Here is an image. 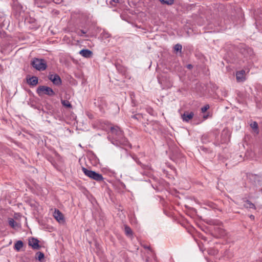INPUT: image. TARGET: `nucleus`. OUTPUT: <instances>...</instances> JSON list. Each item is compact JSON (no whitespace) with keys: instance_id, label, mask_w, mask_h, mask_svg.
<instances>
[{"instance_id":"f257e3e1","label":"nucleus","mask_w":262,"mask_h":262,"mask_svg":"<svg viewBox=\"0 0 262 262\" xmlns=\"http://www.w3.org/2000/svg\"><path fill=\"white\" fill-rule=\"evenodd\" d=\"M108 139L111 143L117 146H130L123 133L118 126L111 127Z\"/></svg>"},{"instance_id":"f03ea898","label":"nucleus","mask_w":262,"mask_h":262,"mask_svg":"<svg viewBox=\"0 0 262 262\" xmlns=\"http://www.w3.org/2000/svg\"><path fill=\"white\" fill-rule=\"evenodd\" d=\"M82 170L84 174L90 179L95 180L98 182L103 181L104 178L101 174L91 170H89L83 167H82Z\"/></svg>"},{"instance_id":"7ed1b4c3","label":"nucleus","mask_w":262,"mask_h":262,"mask_svg":"<svg viewBox=\"0 0 262 262\" xmlns=\"http://www.w3.org/2000/svg\"><path fill=\"white\" fill-rule=\"evenodd\" d=\"M32 67L38 71H44L46 69L47 62L43 59L34 58L31 61Z\"/></svg>"},{"instance_id":"20e7f679","label":"nucleus","mask_w":262,"mask_h":262,"mask_svg":"<svg viewBox=\"0 0 262 262\" xmlns=\"http://www.w3.org/2000/svg\"><path fill=\"white\" fill-rule=\"evenodd\" d=\"M37 93L39 96H42V95H47L49 96H53L55 95V92L50 87L40 85L38 87L37 89Z\"/></svg>"},{"instance_id":"39448f33","label":"nucleus","mask_w":262,"mask_h":262,"mask_svg":"<svg viewBox=\"0 0 262 262\" xmlns=\"http://www.w3.org/2000/svg\"><path fill=\"white\" fill-rule=\"evenodd\" d=\"M12 9L16 17L20 16L23 10V6L18 3L17 0H13Z\"/></svg>"},{"instance_id":"423d86ee","label":"nucleus","mask_w":262,"mask_h":262,"mask_svg":"<svg viewBox=\"0 0 262 262\" xmlns=\"http://www.w3.org/2000/svg\"><path fill=\"white\" fill-rule=\"evenodd\" d=\"M48 78L56 85H59L61 84V79L58 74H49Z\"/></svg>"},{"instance_id":"0eeeda50","label":"nucleus","mask_w":262,"mask_h":262,"mask_svg":"<svg viewBox=\"0 0 262 262\" xmlns=\"http://www.w3.org/2000/svg\"><path fill=\"white\" fill-rule=\"evenodd\" d=\"M39 240L36 238L32 237L29 241V245L33 249L38 250L40 248V246L39 245Z\"/></svg>"},{"instance_id":"6e6552de","label":"nucleus","mask_w":262,"mask_h":262,"mask_svg":"<svg viewBox=\"0 0 262 262\" xmlns=\"http://www.w3.org/2000/svg\"><path fill=\"white\" fill-rule=\"evenodd\" d=\"M53 216L54 218L60 223H63L64 222V217L63 214L59 210H55Z\"/></svg>"},{"instance_id":"1a4fd4ad","label":"nucleus","mask_w":262,"mask_h":262,"mask_svg":"<svg viewBox=\"0 0 262 262\" xmlns=\"http://www.w3.org/2000/svg\"><path fill=\"white\" fill-rule=\"evenodd\" d=\"M79 54L87 58H91L93 54V52L89 49H82L80 51Z\"/></svg>"},{"instance_id":"9d476101","label":"nucleus","mask_w":262,"mask_h":262,"mask_svg":"<svg viewBox=\"0 0 262 262\" xmlns=\"http://www.w3.org/2000/svg\"><path fill=\"white\" fill-rule=\"evenodd\" d=\"M194 116V113L193 112L188 113L185 112L182 115V118L184 121L188 122L190 119H191Z\"/></svg>"},{"instance_id":"9b49d317","label":"nucleus","mask_w":262,"mask_h":262,"mask_svg":"<svg viewBox=\"0 0 262 262\" xmlns=\"http://www.w3.org/2000/svg\"><path fill=\"white\" fill-rule=\"evenodd\" d=\"M38 79L36 76H32L29 79H27V83L32 86H35L38 84Z\"/></svg>"},{"instance_id":"f8f14e48","label":"nucleus","mask_w":262,"mask_h":262,"mask_svg":"<svg viewBox=\"0 0 262 262\" xmlns=\"http://www.w3.org/2000/svg\"><path fill=\"white\" fill-rule=\"evenodd\" d=\"M244 70H241L236 72V78L238 82L243 81L245 80L244 74L245 73Z\"/></svg>"},{"instance_id":"ddd939ff","label":"nucleus","mask_w":262,"mask_h":262,"mask_svg":"<svg viewBox=\"0 0 262 262\" xmlns=\"http://www.w3.org/2000/svg\"><path fill=\"white\" fill-rule=\"evenodd\" d=\"M250 126L252 128L253 132L258 134L259 133L258 126V124L256 121H253L251 123H250Z\"/></svg>"},{"instance_id":"4468645a","label":"nucleus","mask_w":262,"mask_h":262,"mask_svg":"<svg viewBox=\"0 0 262 262\" xmlns=\"http://www.w3.org/2000/svg\"><path fill=\"white\" fill-rule=\"evenodd\" d=\"M24 243L21 241H18L14 245V249L17 251H19L20 249L23 247Z\"/></svg>"},{"instance_id":"2eb2a0df","label":"nucleus","mask_w":262,"mask_h":262,"mask_svg":"<svg viewBox=\"0 0 262 262\" xmlns=\"http://www.w3.org/2000/svg\"><path fill=\"white\" fill-rule=\"evenodd\" d=\"M9 225L12 228L15 229L17 227H19V225L13 219L10 218L9 219Z\"/></svg>"},{"instance_id":"dca6fc26","label":"nucleus","mask_w":262,"mask_h":262,"mask_svg":"<svg viewBox=\"0 0 262 262\" xmlns=\"http://www.w3.org/2000/svg\"><path fill=\"white\" fill-rule=\"evenodd\" d=\"M45 258V255L43 253L41 252H37L36 253L35 259L38 260L40 262H42L43 259Z\"/></svg>"},{"instance_id":"f3484780","label":"nucleus","mask_w":262,"mask_h":262,"mask_svg":"<svg viewBox=\"0 0 262 262\" xmlns=\"http://www.w3.org/2000/svg\"><path fill=\"white\" fill-rule=\"evenodd\" d=\"M246 203L244 205V207L247 208H254L255 209V206L253 203L251 201L247 200L246 201Z\"/></svg>"},{"instance_id":"a211bd4d","label":"nucleus","mask_w":262,"mask_h":262,"mask_svg":"<svg viewBox=\"0 0 262 262\" xmlns=\"http://www.w3.org/2000/svg\"><path fill=\"white\" fill-rule=\"evenodd\" d=\"M61 103L62 105L63 106H64L65 107L69 108H71L72 107V105H71V104L68 100L61 99Z\"/></svg>"},{"instance_id":"6ab92c4d","label":"nucleus","mask_w":262,"mask_h":262,"mask_svg":"<svg viewBox=\"0 0 262 262\" xmlns=\"http://www.w3.org/2000/svg\"><path fill=\"white\" fill-rule=\"evenodd\" d=\"M133 159H134V160L136 162V163L140 165L141 166V167L143 168V169H147L149 168V167L147 165H145L144 164H143L137 158H134L133 157Z\"/></svg>"},{"instance_id":"aec40b11","label":"nucleus","mask_w":262,"mask_h":262,"mask_svg":"<svg viewBox=\"0 0 262 262\" xmlns=\"http://www.w3.org/2000/svg\"><path fill=\"white\" fill-rule=\"evenodd\" d=\"M125 232L126 235L127 236H132L133 235V232L131 228L127 226H125Z\"/></svg>"},{"instance_id":"412c9836","label":"nucleus","mask_w":262,"mask_h":262,"mask_svg":"<svg viewBox=\"0 0 262 262\" xmlns=\"http://www.w3.org/2000/svg\"><path fill=\"white\" fill-rule=\"evenodd\" d=\"M182 49V45L180 44L177 43L174 46V50L177 52H181Z\"/></svg>"},{"instance_id":"4be33fe9","label":"nucleus","mask_w":262,"mask_h":262,"mask_svg":"<svg viewBox=\"0 0 262 262\" xmlns=\"http://www.w3.org/2000/svg\"><path fill=\"white\" fill-rule=\"evenodd\" d=\"M163 4L170 5L173 3V0H160Z\"/></svg>"},{"instance_id":"5701e85b","label":"nucleus","mask_w":262,"mask_h":262,"mask_svg":"<svg viewBox=\"0 0 262 262\" xmlns=\"http://www.w3.org/2000/svg\"><path fill=\"white\" fill-rule=\"evenodd\" d=\"M209 108V105H206L201 108V111L202 113H205L207 110H208Z\"/></svg>"},{"instance_id":"b1692460","label":"nucleus","mask_w":262,"mask_h":262,"mask_svg":"<svg viewBox=\"0 0 262 262\" xmlns=\"http://www.w3.org/2000/svg\"><path fill=\"white\" fill-rule=\"evenodd\" d=\"M86 33V32L83 30H79V31L77 32V34L80 36H82L83 34H85Z\"/></svg>"},{"instance_id":"393cba45","label":"nucleus","mask_w":262,"mask_h":262,"mask_svg":"<svg viewBox=\"0 0 262 262\" xmlns=\"http://www.w3.org/2000/svg\"><path fill=\"white\" fill-rule=\"evenodd\" d=\"M200 149L201 150L206 152H208V149L207 148H206L204 146H201L200 147Z\"/></svg>"},{"instance_id":"a878e982","label":"nucleus","mask_w":262,"mask_h":262,"mask_svg":"<svg viewBox=\"0 0 262 262\" xmlns=\"http://www.w3.org/2000/svg\"><path fill=\"white\" fill-rule=\"evenodd\" d=\"M187 68L189 69V70H191L193 68V66L191 64H188V65H187Z\"/></svg>"},{"instance_id":"bb28decb","label":"nucleus","mask_w":262,"mask_h":262,"mask_svg":"<svg viewBox=\"0 0 262 262\" xmlns=\"http://www.w3.org/2000/svg\"><path fill=\"white\" fill-rule=\"evenodd\" d=\"M250 218L251 220H254L255 217H254V216L253 215H251L250 216Z\"/></svg>"},{"instance_id":"cd10ccee","label":"nucleus","mask_w":262,"mask_h":262,"mask_svg":"<svg viewBox=\"0 0 262 262\" xmlns=\"http://www.w3.org/2000/svg\"><path fill=\"white\" fill-rule=\"evenodd\" d=\"M132 117H133V118H134V119H137L136 115H133V116H132Z\"/></svg>"},{"instance_id":"c85d7f7f","label":"nucleus","mask_w":262,"mask_h":262,"mask_svg":"<svg viewBox=\"0 0 262 262\" xmlns=\"http://www.w3.org/2000/svg\"><path fill=\"white\" fill-rule=\"evenodd\" d=\"M114 2L118 3L119 2V0H112Z\"/></svg>"},{"instance_id":"c756f323","label":"nucleus","mask_w":262,"mask_h":262,"mask_svg":"<svg viewBox=\"0 0 262 262\" xmlns=\"http://www.w3.org/2000/svg\"><path fill=\"white\" fill-rule=\"evenodd\" d=\"M100 100V101H102L103 100V98H99L98 100Z\"/></svg>"},{"instance_id":"7c9ffc66","label":"nucleus","mask_w":262,"mask_h":262,"mask_svg":"<svg viewBox=\"0 0 262 262\" xmlns=\"http://www.w3.org/2000/svg\"><path fill=\"white\" fill-rule=\"evenodd\" d=\"M117 108H118V111L119 110V107L118 106H117Z\"/></svg>"},{"instance_id":"2f4dec72","label":"nucleus","mask_w":262,"mask_h":262,"mask_svg":"<svg viewBox=\"0 0 262 262\" xmlns=\"http://www.w3.org/2000/svg\"><path fill=\"white\" fill-rule=\"evenodd\" d=\"M101 104H98V106H99V107H100V106H101Z\"/></svg>"},{"instance_id":"473e14b6","label":"nucleus","mask_w":262,"mask_h":262,"mask_svg":"<svg viewBox=\"0 0 262 262\" xmlns=\"http://www.w3.org/2000/svg\"><path fill=\"white\" fill-rule=\"evenodd\" d=\"M261 193H262V189H261Z\"/></svg>"}]
</instances>
